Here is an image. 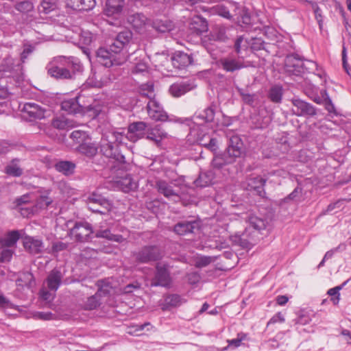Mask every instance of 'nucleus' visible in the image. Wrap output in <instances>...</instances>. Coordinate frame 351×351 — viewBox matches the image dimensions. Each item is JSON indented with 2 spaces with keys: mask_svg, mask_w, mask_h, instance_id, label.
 <instances>
[{
  "mask_svg": "<svg viewBox=\"0 0 351 351\" xmlns=\"http://www.w3.org/2000/svg\"><path fill=\"white\" fill-rule=\"evenodd\" d=\"M268 98L274 103H280L282 98V88L280 86H272L268 93Z\"/></svg>",
  "mask_w": 351,
  "mask_h": 351,
  "instance_id": "obj_46",
  "label": "nucleus"
},
{
  "mask_svg": "<svg viewBox=\"0 0 351 351\" xmlns=\"http://www.w3.org/2000/svg\"><path fill=\"white\" fill-rule=\"evenodd\" d=\"M132 38V33L125 30L119 33L108 47H100L97 51L98 62L105 67L113 68L123 64L128 58L124 48Z\"/></svg>",
  "mask_w": 351,
  "mask_h": 351,
  "instance_id": "obj_1",
  "label": "nucleus"
},
{
  "mask_svg": "<svg viewBox=\"0 0 351 351\" xmlns=\"http://www.w3.org/2000/svg\"><path fill=\"white\" fill-rule=\"evenodd\" d=\"M67 5L74 10L88 11L95 5V0H69Z\"/></svg>",
  "mask_w": 351,
  "mask_h": 351,
  "instance_id": "obj_30",
  "label": "nucleus"
},
{
  "mask_svg": "<svg viewBox=\"0 0 351 351\" xmlns=\"http://www.w3.org/2000/svg\"><path fill=\"white\" fill-rule=\"evenodd\" d=\"M348 281H349V280L345 281L342 285H341L339 286H337L334 288L330 289L328 291L327 293L329 295L335 296V298L331 299L332 300L334 304H338L339 299H340L339 298L340 294L339 292L347 284V282Z\"/></svg>",
  "mask_w": 351,
  "mask_h": 351,
  "instance_id": "obj_58",
  "label": "nucleus"
},
{
  "mask_svg": "<svg viewBox=\"0 0 351 351\" xmlns=\"http://www.w3.org/2000/svg\"><path fill=\"white\" fill-rule=\"evenodd\" d=\"M147 68L148 66L145 62L143 61H139L135 64V65L132 69V72L133 73H141L147 72Z\"/></svg>",
  "mask_w": 351,
  "mask_h": 351,
  "instance_id": "obj_61",
  "label": "nucleus"
},
{
  "mask_svg": "<svg viewBox=\"0 0 351 351\" xmlns=\"http://www.w3.org/2000/svg\"><path fill=\"white\" fill-rule=\"evenodd\" d=\"M51 125L54 128L58 130H66L75 126V123L73 120L64 117L53 118L51 121Z\"/></svg>",
  "mask_w": 351,
  "mask_h": 351,
  "instance_id": "obj_37",
  "label": "nucleus"
},
{
  "mask_svg": "<svg viewBox=\"0 0 351 351\" xmlns=\"http://www.w3.org/2000/svg\"><path fill=\"white\" fill-rule=\"evenodd\" d=\"M174 68L182 69L193 63V57L184 52H178L171 58Z\"/></svg>",
  "mask_w": 351,
  "mask_h": 351,
  "instance_id": "obj_24",
  "label": "nucleus"
},
{
  "mask_svg": "<svg viewBox=\"0 0 351 351\" xmlns=\"http://www.w3.org/2000/svg\"><path fill=\"white\" fill-rule=\"evenodd\" d=\"M76 165L74 162L68 160H60L56 163L55 169L65 176L72 175L74 171Z\"/></svg>",
  "mask_w": 351,
  "mask_h": 351,
  "instance_id": "obj_36",
  "label": "nucleus"
},
{
  "mask_svg": "<svg viewBox=\"0 0 351 351\" xmlns=\"http://www.w3.org/2000/svg\"><path fill=\"white\" fill-rule=\"evenodd\" d=\"M61 109L68 114H82L86 112H89L92 110L90 106H84L80 104L79 98L75 97L69 99H65L61 103Z\"/></svg>",
  "mask_w": 351,
  "mask_h": 351,
  "instance_id": "obj_13",
  "label": "nucleus"
},
{
  "mask_svg": "<svg viewBox=\"0 0 351 351\" xmlns=\"http://www.w3.org/2000/svg\"><path fill=\"white\" fill-rule=\"evenodd\" d=\"M237 15L240 16L237 17V22L239 25H249L252 23L251 16L248 11L245 8H241L239 5V10H237Z\"/></svg>",
  "mask_w": 351,
  "mask_h": 351,
  "instance_id": "obj_48",
  "label": "nucleus"
},
{
  "mask_svg": "<svg viewBox=\"0 0 351 351\" xmlns=\"http://www.w3.org/2000/svg\"><path fill=\"white\" fill-rule=\"evenodd\" d=\"M169 271L165 265L159 264L156 266V271L154 279L152 283V286L169 287L171 284Z\"/></svg>",
  "mask_w": 351,
  "mask_h": 351,
  "instance_id": "obj_19",
  "label": "nucleus"
},
{
  "mask_svg": "<svg viewBox=\"0 0 351 351\" xmlns=\"http://www.w3.org/2000/svg\"><path fill=\"white\" fill-rule=\"evenodd\" d=\"M100 299L97 293L90 296L84 304V308L89 311L97 308L101 304Z\"/></svg>",
  "mask_w": 351,
  "mask_h": 351,
  "instance_id": "obj_52",
  "label": "nucleus"
},
{
  "mask_svg": "<svg viewBox=\"0 0 351 351\" xmlns=\"http://www.w3.org/2000/svg\"><path fill=\"white\" fill-rule=\"evenodd\" d=\"M216 105L213 103L211 104L202 112L198 114H195L193 118L192 130H195V127H203V125H207L206 123H211L214 121L215 115Z\"/></svg>",
  "mask_w": 351,
  "mask_h": 351,
  "instance_id": "obj_9",
  "label": "nucleus"
},
{
  "mask_svg": "<svg viewBox=\"0 0 351 351\" xmlns=\"http://www.w3.org/2000/svg\"><path fill=\"white\" fill-rule=\"evenodd\" d=\"M139 93L142 96L147 97L149 100L154 99L155 97L154 84L152 82H147L141 84L139 86Z\"/></svg>",
  "mask_w": 351,
  "mask_h": 351,
  "instance_id": "obj_47",
  "label": "nucleus"
},
{
  "mask_svg": "<svg viewBox=\"0 0 351 351\" xmlns=\"http://www.w3.org/2000/svg\"><path fill=\"white\" fill-rule=\"evenodd\" d=\"M191 132L195 133L196 135L197 141L201 145L208 148L212 152H216L217 149V140L215 138H212L208 134L210 128L208 125H203V127H195V130H192Z\"/></svg>",
  "mask_w": 351,
  "mask_h": 351,
  "instance_id": "obj_7",
  "label": "nucleus"
},
{
  "mask_svg": "<svg viewBox=\"0 0 351 351\" xmlns=\"http://www.w3.org/2000/svg\"><path fill=\"white\" fill-rule=\"evenodd\" d=\"M35 49V45L27 43L23 44V60L26 58L29 54L32 53Z\"/></svg>",
  "mask_w": 351,
  "mask_h": 351,
  "instance_id": "obj_64",
  "label": "nucleus"
},
{
  "mask_svg": "<svg viewBox=\"0 0 351 351\" xmlns=\"http://www.w3.org/2000/svg\"><path fill=\"white\" fill-rule=\"evenodd\" d=\"M215 260L216 257L200 256L196 258L195 265L196 267L199 268L206 267L211 263L214 262Z\"/></svg>",
  "mask_w": 351,
  "mask_h": 351,
  "instance_id": "obj_56",
  "label": "nucleus"
},
{
  "mask_svg": "<svg viewBox=\"0 0 351 351\" xmlns=\"http://www.w3.org/2000/svg\"><path fill=\"white\" fill-rule=\"evenodd\" d=\"M92 226L88 222L76 223L71 229V234L80 242H87L93 234Z\"/></svg>",
  "mask_w": 351,
  "mask_h": 351,
  "instance_id": "obj_15",
  "label": "nucleus"
},
{
  "mask_svg": "<svg viewBox=\"0 0 351 351\" xmlns=\"http://www.w3.org/2000/svg\"><path fill=\"white\" fill-rule=\"evenodd\" d=\"M209 40L213 41L224 42L228 39L226 29L223 26H215L209 34Z\"/></svg>",
  "mask_w": 351,
  "mask_h": 351,
  "instance_id": "obj_40",
  "label": "nucleus"
},
{
  "mask_svg": "<svg viewBox=\"0 0 351 351\" xmlns=\"http://www.w3.org/2000/svg\"><path fill=\"white\" fill-rule=\"evenodd\" d=\"M124 138H126V134L123 132H113L112 133V138L119 144L123 142Z\"/></svg>",
  "mask_w": 351,
  "mask_h": 351,
  "instance_id": "obj_63",
  "label": "nucleus"
},
{
  "mask_svg": "<svg viewBox=\"0 0 351 351\" xmlns=\"http://www.w3.org/2000/svg\"><path fill=\"white\" fill-rule=\"evenodd\" d=\"M148 125L144 121H136L130 123L128 128L126 138L131 142H136L143 138Z\"/></svg>",
  "mask_w": 351,
  "mask_h": 351,
  "instance_id": "obj_14",
  "label": "nucleus"
},
{
  "mask_svg": "<svg viewBox=\"0 0 351 351\" xmlns=\"http://www.w3.org/2000/svg\"><path fill=\"white\" fill-rule=\"evenodd\" d=\"M291 111L298 117H313L317 114L316 108L311 104L299 98L291 99Z\"/></svg>",
  "mask_w": 351,
  "mask_h": 351,
  "instance_id": "obj_10",
  "label": "nucleus"
},
{
  "mask_svg": "<svg viewBox=\"0 0 351 351\" xmlns=\"http://www.w3.org/2000/svg\"><path fill=\"white\" fill-rule=\"evenodd\" d=\"M70 138L75 144L81 145L85 141L90 140L88 134L83 130H74L69 136Z\"/></svg>",
  "mask_w": 351,
  "mask_h": 351,
  "instance_id": "obj_45",
  "label": "nucleus"
},
{
  "mask_svg": "<svg viewBox=\"0 0 351 351\" xmlns=\"http://www.w3.org/2000/svg\"><path fill=\"white\" fill-rule=\"evenodd\" d=\"M265 182L266 180L260 176L250 177L243 183V187L248 191H254L258 195L263 196L265 193L263 187Z\"/></svg>",
  "mask_w": 351,
  "mask_h": 351,
  "instance_id": "obj_21",
  "label": "nucleus"
},
{
  "mask_svg": "<svg viewBox=\"0 0 351 351\" xmlns=\"http://www.w3.org/2000/svg\"><path fill=\"white\" fill-rule=\"evenodd\" d=\"M19 160H13L12 162L6 167V173L8 175L19 176L21 174V170L19 165Z\"/></svg>",
  "mask_w": 351,
  "mask_h": 351,
  "instance_id": "obj_54",
  "label": "nucleus"
},
{
  "mask_svg": "<svg viewBox=\"0 0 351 351\" xmlns=\"http://www.w3.org/2000/svg\"><path fill=\"white\" fill-rule=\"evenodd\" d=\"M265 42L261 38H252L248 41V46L253 51H259L265 49Z\"/></svg>",
  "mask_w": 351,
  "mask_h": 351,
  "instance_id": "obj_60",
  "label": "nucleus"
},
{
  "mask_svg": "<svg viewBox=\"0 0 351 351\" xmlns=\"http://www.w3.org/2000/svg\"><path fill=\"white\" fill-rule=\"evenodd\" d=\"M234 48L237 56H241L242 51H245L248 48V41L241 36L235 40Z\"/></svg>",
  "mask_w": 351,
  "mask_h": 351,
  "instance_id": "obj_51",
  "label": "nucleus"
},
{
  "mask_svg": "<svg viewBox=\"0 0 351 351\" xmlns=\"http://www.w3.org/2000/svg\"><path fill=\"white\" fill-rule=\"evenodd\" d=\"M45 117V112L34 103L23 104V120L32 121L35 119H41Z\"/></svg>",
  "mask_w": 351,
  "mask_h": 351,
  "instance_id": "obj_18",
  "label": "nucleus"
},
{
  "mask_svg": "<svg viewBox=\"0 0 351 351\" xmlns=\"http://www.w3.org/2000/svg\"><path fill=\"white\" fill-rule=\"evenodd\" d=\"M23 247L31 254H38L42 251L43 243L40 240L23 235Z\"/></svg>",
  "mask_w": 351,
  "mask_h": 351,
  "instance_id": "obj_27",
  "label": "nucleus"
},
{
  "mask_svg": "<svg viewBox=\"0 0 351 351\" xmlns=\"http://www.w3.org/2000/svg\"><path fill=\"white\" fill-rule=\"evenodd\" d=\"M39 294L40 299L45 302L46 304H50L56 297V293L49 289L48 291L47 287H43L40 289Z\"/></svg>",
  "mask_w": 351,
  "mask_h": 351,
  "instance_id": "obj_55",
  "label": "nucleus"
},
{
  "mask_svg": "<svg viewBox=\"0 0 351 351\" xmlns=\"http://www.w3.org/2000/svg\"><path fill=\"white\" fill-rule=\"evenodd\" d=\"M237 10H239V4L232 1L219 5L215 8L218 15L227 19H231L233 16H237Z\"/></svg>",
  "mask_w": 351,
  "mask_h": 351,
  "instance_id": "obj_23",
  "label": "nucleus"
},
{
  "mask_svg": "<svg viewBox=\"0 0 351 351\" xmlns=\"http://www.w3.org/2000/svg\"><path fill=\"white\" fill-rule=\"evenodd\" d=\"M152 27L158 32H169L174 27L173 22L167 19H156L152 22Z\"/></svg>",
  "mask_w": 351,
  "mask_h": 351,
  "instance_id": "obj_35",
  "label": "nucleus"
},
{
  "mask_svg": "<svg viewBox=\"0 0 351 351\" xmlns=\"http://www.w3.org/2000/svg\"><path fill=\"white\" fill-rule=\"evenodd\" d=\"M63 275L58 268L53 269L48 274L44 285L47 288L54 293L59 289L62 284Z\"/></svg>",
  "mask_w": 351,
  "mask_h": 351,
  "instance_id": "obj_20",
  "label": "nucleus"
},
{
  "mask_svg": "<svg viewBox=\"0 0 351 351\" xmlns=\"http://www.w3.org/2000/svg\"><path fill=\"white\" fill-rule=\"evenodd\" d=\"M285 69L290 75H300L307 67L302 60L296 55L291 54L287 56L285 60Z\"/></svg>",
  "mask_w": 351,
  "mask_h": 351,
  "instance_id": "obj_11",
  "label": "nucleus"
},
{
  "mask_svg": "<svg viewBox=\"0 0 351 351\" xmlns=\"http://www.w3.org/2000/svg\"><path fill=\"white\" fill-rule=\"evenodd\" d=\"M199 222L195 220L182 221L177 223L173 227V231L179 235H184L189 233H193L196 230H199Z\"/></svg>",
  "mask_w": 351,
  "mask_h": 351,
  "instance_id": "obj_22",
  "label": "nucleus"
},
{
  "mask_svg": "<svg viewBox=\"0 0 351 351\" xmlns=\"http://www.w3.org/2000/svg\"><path fill=\"white\" fill-rule=\"evenodd\" d=\"M100 150L105 156L114 159L118 165H124L126 162L125 156L120 153L117 145H114L112 141L102 138Z\"/></svg>",
  "mask_w": 351,
  "mask_h": 351,
  "instance_id": "obj_8",
  "label": "nucleus"
},
{
  "mask_svg": "<svg viewBox=\"0 0 351 351\" xmlns=\"http://www.w3.org/2000/svg\"><path fill=\"white\" fill-rule=\"evenodd\" d=\"M19 232L17 230L10 232L5 237L0 238V247H12L19 240Z\"/></svg>",
  "mask_w": 351,
  "mask_h": 351,
  "instance_id": "obj_41",
  "label": "nucleus"
},
{
  "mask_svg": "<svg viewBox=\"0 0 351 351\" xmlns=\"http://www.w3.org/2000/svg\"><path fill=\"white\" fill-rule=\"evenodd\" d=\"M51 190H47L36 197L34 204H29L27 196L23 195V217H29L40 210L47 208L52 202L53 198L49 196Z\"/></svg>",
  "mask_w": 351,
  "mask_h": 351,
  "instance_id": "obj_4",
  "label": "nucleus"
},
{
  "mask_svg": "<svg viewBox=\"0 0 351 351\" xmlns=\"http://www.w3.org/2000/svg\"><path fill=\"white\" fill-rule=\"evenodd\" d=\"M214 178V173L212 171L200 172L194 184L196 186L206 187L212 183Z\"/></svg>",
  "mask_w": 351,
  "mask_h": 351,
  "instance_id": "obj_39",
  "label": "nucleus"
},
{
  "mask_svg": "<svg viewBox=\"0 0 351 351\" xmlns=\"http://www.w3.org/2000/svg\"><path fill=\"white\" fill-rule=\"evenodd\" d=\"M48 74L57 80H73L76 73L82 69V65L73 56H58L54 58L47 66Z\"/></svg>",
  "mask_w": 351,
  "mask_h": 351,
  "instance_id": "obj_2",
  "label": "nucleus"
},
{
  "mask_svg": "<svg viewBox=\"0 0 351 351\" xmlns=\"http://www.w3.org/2000/svg\"><path fill=\"white\" fill-rule=\"evenodd\" d=\"M185 302H186V300L181 295L176 293H169L164 295L163 300L159 302V306L162 311H166L177 308Z\"/></svg>",
  "mask_w": 351,
  "mask_h": 351,
  "instance_id": "obj_17",
  "label": "nucleus"
},
{
  "mask_svg": "<svg viewBox=\"0 0 351 351\" xmlns=\"http://www.w3.org/2000/svg\"><path fill=\"white\" fill-rule=\"evenodd\" d=\"M146 138L159 145L163 138L167 137V133L162 130L160 125H156L154 128H148L146 132Z\"/></svg>",
  "mask_w": 351,
  "mask_h": 351,
  "instance_id": "obj_25",
  "label": "nucleus"
},
{
  "mask_svg": "<svg viewBox=\"0 0 351 351\" xmlns=\"http://www.w3.org/2000/svg\"><path fill=\"white\" fill-rule=\"evenodd\" d=\"M221 67L226 72H234L246 66L244 58L241 56L235 57L229 55L225 58H221L219 61Z\"/></svg>",
  "mask_w": 351,
  "mask_h": 351,
  "instance_id": "obj_12",
  "label": "nucleus"
},
{
  "mask_svg": "<svg viewBox=\"0 0 351 351\" xmlns=\"http://www.w3.org/2000/svg\"><path fill=\"white\" fill-rule=\"evenodd\" d=\"M147 18L145 15L136 13L129 16V23L138 32H140L145 25Z\"/></svg>",
  "mask_w": 351,
  "mask_h": 351,
  "instance_id": "obj_38",
  "label": "nucleus"
},
{
  "mask_svg": "<svg viewBox=\"0 0 351 351\" xmlns=\"http://www.w3.org/2000/svg\"><path fill=\"white\" fill-rule=\"evenodd\" d=\"M79 153L86 156L88 158H93L97 153V147L90 140L85 141L77 147Z\"/></svg>",
  "mask_w": 351,
  "mask_h": 351,
  "instance_id": "obj_34",
  "label": "nucleus"
},
{
  "mask_svg": "<svg viewBox=\"0 0 351 351\" xmlns=\"http://www.w3.org/2000/svg\"><path fill=\"white\" fill-rule=\"evenodd\" d=\"M95 237L97 238H104L109 241L122 243L125 239L120 234H114L111 233L109 229L99 230L96 232Z\"/></svg>",
  "mask_w": 351,
  "mask_h": 351,
  "instance_id": "obj_42",
  "label": "nucleus"
},
{
  "mask_svg": "<svg viewBox=\"0 0 351 351\" xmlns=\"http://www.w3.org/2000/svg\"><path fill=\"white\" fill-rule=\"evenodd\" d=\"M158 191L167 198L179 197L178 192L173 189V186L165 180H159L156 182Z\"/></svg>",
  "mask_w": 351,
  "mask_h": 351,
  "instance_id": "obj_29",
  "label": "nucleus"
},
{
  "mask_svg": "<svg viewBox=\"0 0 351 351\" xmlns=\"http://www.w3.org/2000/svg\"><path fill=\"white\" fill-rule=\"evenodd\" d=\"M135 261L141 263L156 261L161 258L160 250L155 245H146L132 254Z\"/></svg>",
  "mask_w": 351,
  "mask_h": 351,
  "instance_id": "obj_5",
  "label": "nucleus"
},
{
  "mask_svg": "<svg viewBox=\"0 0 351 351\" xmlns=\"http://www.w3.org/2000/svg\"><path fill=\"white\" fill-rule=\"evenodd\" d=\"M25 11L27 12V17L25 20L27 21V22L30 23L33 21L34 19V14L35 12L34 11V6L32 2L28 1H23V13Z\"/></svg>",
  "mask_w": 351,
  "mask_h": 351,
  "instance_id": "obj_59",
  "label": "nucleus"
},
{
  "mask_svg": "<svg viewBox=\"0 0 351 351\" xmlns=\"http://www.w3.org/2000/svg\"><path fill=\"white\" fill-rule=\"evenodd\" d=\"M13 252L9 249H3L1 253L0 263H6L10 261Z\"/></svg>",
  "mask_w": 351,
  "mask_h": 351,
  "instance_id": "obj_62",
  "label": "nucleus"
},
{
  "mask_svg": "<svg viewBox=\"0 0 351 351\" xmlns=\"http://www.w3.org/2000/svg\"><path fill=\"white\" fill-rule=\"evenodd\" d=\"M124 5V0H107L106 3L105 14L107 16H114L121 12Z\"/></svg>",
  "mask_w": 351,
  "mask_h": 351,
  "instance_id": "obj_31",
  "label": "nucleus"
},
{
  "mask_svg": "<svg viewBox=\"0 0 351 351\" xmlns=\"http://www.w3.org/2000/svg\"><path fill=\"white\" fill-rule=\"evenodd\" d=\"M189 29L197 35L207 32L208 23L205 19L199 16H194L189 25Z\"/></svg>",
  "mask_w": 351,
  "mask_h": 351,
  "instance_id": "obj_26",
  "label": "nucleus"
},
{
  "mask_svg": "<svg viewBox=\"0 0 351 351\" xmlns=\"http://www.w3.org/2000/svg\"><path fill=\"white\" fill-rule=\"evenodd\" d=\"M238 93L241 95L243 102L250 106H254L258 99V97L256 94L248 93L243 88H239Z\"/></svg>",
  "mask_w": 351,
  "mask_h": 351,
  "instance_id": "obj_50",
  "label": "nucleus"
},
{
  "mask_svg": "<svg viewBox=\"0 0 351 351\" xmlns=\"http://www.w3.org/2000/svg\"><path fill=\"white\" fill-rule=\"evenodd\" d=\"M88 208L93 213L105 214L111 209V204L101 195L95 192L91 193L87 199Z\"/></svg>",
  "mask_w": 351,
  "mask_h": 351,
  "instance_id": "obj_6",
  "label": "nucleus"
},
{
  "mask_svg": "<svg viewBox=\"0 0 351 351\" xmlns=\"http://www.w3.org/2000/svg\"><path fill=\"white\" fill-rule=\"evenodd\" d=\"M322 97H323V104L324 105V107L326 110L329 113H332L334 114H337V112L335 108V106L333 105L332 100L330 99V97L328 95V93L326 90L321 93Z\"/></svg>",
  "mask_w": 351,
  "mask_h": 351,
  "instance_id": "obj_57",
  "label": "nucleus"
},
{
  "mask_svg": "<svg viewBox=\"0 0 351 351\" xmlns=\"http://www.w3.org/2000/svg\"><path fill=\"white\" fill-rule=\"evenodd\" d=\"M245 152L244 145L238 136H232L228 142L225 152L216 154L212 160V166L215 169H220L223 167L234 163Z\"/></svg>",
  "mask_w": 351,
  "mask_h": 351,
  "instance_id": "obj_3",
  "label": "nucleus"
},
{
  "mask_svg": "<svg viewBox=\"0 0 351 351\" xmlns=\"http://www.w3.org/2000/svg\"><path fill=\"white\" fill-rule=\"evenodd\" d=\"M193 88L189 82H180L173 84L169 87V93L173 97H180Z\"/></svg>",
  "mask_w": 351,
  "mask_h": 351,
  "instance_id": "obj_28",
  "label": "nucleus"
},
{
  "mask_svg": "<svg viewBox=\"0 0 351 351\" xmlns=\"http://www.w3.org/2000/svg\"><path fill=\"white\" fill-rule=\"evenodd\" d=\"M230 240L232 244L247 248L252 245V240L248 237L247 230L240 233H235L230 237Z\"/></svg>",
  "mask_w": 351,
  "mask_h": 351,
  "instance_id": "obj_32",
  "label": "nucleus"
},
{
  "mask_svg": "<svg viewBox=\"0 0 351 351\" xmlns=\"http://www.w3.org/2000/svg\"><path fill=\"white\" fill-rule=\"evenodd\" d=\"M97 285L98 286V290L96 293L100 298L110 294L112 287L110 285V282L106 280H99L97 282Z\"/></svg>",
  "mask_w": 351,
  "mask_h": 351,
  "instance_id": "obj_44",
  "label": "nucleus"
},
{
  "mask_svg": "<svg viewBox=\"0 0 351 351\" xmlns=\"http://www.w3.org/2000/svg\"><path fill=\"white\" fill-rule=\"evenodd\" d=\"M117 187L124 192H129L136 188V183L133 180L131 175L126 174L116 181Z\"/></svg>",
  "mask_w": 351,
  "mask_h": 351,
  "instance_id": "obj_33",
  "label": "nucleus"
},
{
  "mask_svg": "<svg viewBox=\"0 0 351 351\" xmlns=\"http://www.w3.org/2000/svg\"><path fill=\"white\" fill-rule=\"evenodd\" d=\"M247 338V334L244 332H239L237 334V337L235 339H228L227 343L228 345L222 348L221 351H226L228 350L230 347H233L234 348H237L241 346V342L244 340H245Z\"/></svg>",
  "mask_w": 351,
  "mask_h": 351,
  "instance_id": "obj_49",
  "label": "nucleus"
},
{
  "mask_svg": "<svg viewBox=\"0 0 351 351\" xmlns=\"http://www.w3.org/2000/svg\"><path fill=\"white\" fill-rule=\"evenodd\" d=\"M58 8V0H43L39 8V12L49 14Z\"/></svg>",
  "mask_w": 351,
  "mask_h": 351,
  "instance_id": "obj_43",
  "label": "nucleus"
},
{
  "mask_svg": "<svg viewBox=\"0 0 351 351\" xmlns=\"http://www.w3.org/2000/svg\"><path fill=\"white\" fill-rule=\"evenodd\" d=\"M147 111L149 117L156 121H165L167 120L168 115L163 110L162 106L156 100H149L147 104Z\"/></svg>",
  "mask_w": 351,
  "mask_h": 351,
  "instance_id": "obj_16",
  "label": "nucleus"
},
{
  "mask_svg": "<svg viewBox=\"0 0 351 351\" xmlns=\"http://www.w3.org/2000/svg\"><path fill=\"white\" fill-rule=\"evenodd\" d=\"M248 223L250 227L256 230H263L265 228V221L256 216H250L248 217Z\"/></svg>",
  "mask_w": 351,
  "mask_h": 351,
  "instance_id": "obj_53",
  "label": "nucleus"
}]
</instances>
